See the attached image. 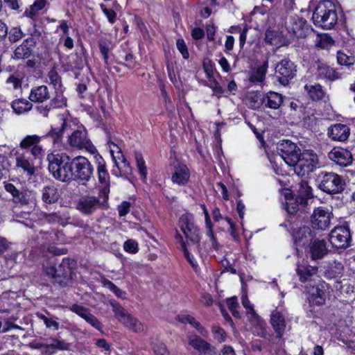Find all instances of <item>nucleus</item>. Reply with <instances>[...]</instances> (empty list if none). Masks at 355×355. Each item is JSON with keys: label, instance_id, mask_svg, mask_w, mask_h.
<instances>
[{"label": "nucleus", "instance_id": "obj_1", "mask_svg": "<svg viewBox=\"0 0 355 355\" xmlns=\"http://www.w3.org/2000/svg\"><path fill=\"white\" fill-rule=\"evenodd\" d=\"M179 225L185 236L186 242L183 241V238L180 234H177L176 239L180 240L186 259L192 267L196 268L198 264L192 253L199 254L200 252L199 229L193 222V215L190 214H185L180 216Z\"/></svg>", "mask_w": 355, "mask_h": 355}, {"label": "nucleus", "instance_id": "obj_2", "mask_svg": "<svg viewBox=\"0 0 355 355\" xmlns=\"http://www.w3.org/2000/svg\"><path fill=\"white\" fill-rule=\"evenodd\" d=\"M49 171L56 180L69 182L73 180L71 159L65 153H51L47 155Z\"/></svg>", "mask_w": 355, "mask_h": 355}, {"label": "nucleus", "instance_id": "obj_3", "mask_svg": "<svg viewBox=\"0 0 355 355\" xmlns=\"http://www.w3.org/2000/svg\"><path fill=\"white\" fill-rule=\"evenodd\" d=\"M312 19L315 25L324 29L334 28L338 21L334 5L328 0L320 2L313 13Z\"/></svg>", "mask_w": 355, "mask_h": 355}, {"label": "nucleus", "instance_id": "obj_4", "mask_svg": "<svg viewBox=\"0 0 355 355\" xmlns=\"http://www.w3.org/2000/svg\"><path fill=\"white\" fill-rule=\"evenodd\" d=\"M50 97L48 87L46 85H40L32 88L28 98L31 101L40 103L39 105L35 107L37 112L44 117H47L51 110L60 106L57 103L56 98L51 99L46 105L42 104L44 101L49 100Z\"/></svg>", "mask_w": 355, "mask_h": 355}, {"label": "nucleus", "instance_id": "obj_5", "mask_svg": "<svg viewBox=\"0 0 355 355\" xmlns=\"http://www.w3.org/2000/svg\"><path fill=\"white\" fill-rule=\"evenodd\" d=\"M318 187L327 193H339L345 188L344 178L334 172L322 171L318 175Z\"/></svg>", "mask_w": 355, "mask_h": 355}, {"label": "nucleus", "instance_id": "obj_6", "mask_svg": "<svg viewBox=\"0 0 355 355\" xmlns=\"http://www.w3.org/2000/svg\"><path fill=\"white\" fill-rule=\"evenodd\" d=\"M66 144L71 148L85 150L90 154L97 153V149L92 144L87 130L84 127L79 128L69 135Z\"/></svg>", "mask_w": 355, "mask_h": 355}, {"label": "nucleus", "instance_id": "obj_7", "mask_svg": "<svg viewBox=\"0 0 355 355\" xmlns=\"http://www.w3.org/2000/svg\"><path fill=\"white\" fill-rule=\"evenodd\" d=\"M110 305L115 316L125 327L135 333L144 331V327L143 324L137 318L129 313L118 302L116 301H111Z\"/></svg>", "mask_w": 355, "mask_h": 355}, {"label": "nucleus", "instance_id": "obj_8", "mask_svg": "<svg viewBox=\"0 0 355 355\" xmlns=\"http://www.w3.org/2000/svg\"><path fill=\"white\" fill-rule=\"evenodd\" d=\"M318 164V157L313 151L306 150L302 153L293 165L294 171L298 176L308 175L313 172Z\"/></svg>", "mask_w": 355, "mask_h": 355}, {"label": "nucleus", "instance_id": "obj_9", "mask_svg": "<svg viewBox=\"0 0 355 355\" xmlns=\"http://www.w3.org/2000/svg\"><path fill=\"white\" fill-rule=\"evenodd\" d=\"M73 180L87 182L92 176L94 168L89 161L83 156L71 159Z\"/></svg>", "mask_w": 355, "mask_h": 355}, {"label": "nucleus", "instance_id": "obj_10", "mask_svg": "<svg viewBox=\"0 0 355 355\" xmlns=\"http://www.w3.org/2000/svg\"><path fill=\"white\" fill-rule=\"evenodd\" d=\"M277 154L291 166H293L301 153L297 146L290 140H283L277 144Z\"/></svg>", "mask_w": 355, "mask_h": 355}, {"label": "nucleus", "instance_id": "obj_11", "mask_svg": "<svg viewBox=\"0 0 355 355\" xmlns=\"http://www.w3.org/2000/svg\"><path fill=\"white\" fill-rule=\"evenodd\" d=\"M352 237L348 227L338 226L334 227L329 236V241L332 248L339 250L346 249L350 245Z\"/></svg>", "mask_w": 355, "mask_h": 355}, {"label": "nucleus", "instance_id": "obj_12", "mask_svg": "<svg viewBox=\"0 0 355 355\" xmlns=\"http://www.w3.org/2000/svg\"><path fill=\"white\" fill-rule=\"evenodd\" d=\"M296 66L288 59H283L275 67V76L282 85H287L296 75Z\"/></svg>", "mask_w": 355, "mask_h": 355}, {"label": "nucleus", "instance_id": "obj_13", "mask_svg": "<svg viewBox=\"0 0 355 355\" xmlns=\"http://www.w3.org/2000/svg\"><path fill=\"white\" fill-rule=\"evenodd\" d=\"M332 213L322 207L314 209L311 216V226L314 229L325 230L328 229L331 224Z\"/></svg>", "mask_w": 355, "mask_h": 355}, {"label": "nucleus", "instance_id": "obj_14", "mask_svg": "<svg viewBox=\"0 0 355 355\" xmlns=\"http://www.w3.org/2000/svg\"><path fill=\"white\" fill-rule=\"evenodd\" d=\"M15 156V167L17 170H21L26 173L28 176L31 177L35 175L36 167L35 162L30 156L28 150H24L22 153L17 152Z\"/></svg>", "mask_w": 355, "mask_h": 355}, {"label": "nucleus", "instance_id": "obj_15", "mask_svg": "<svg viewBox=\"0 0 355 355\" xmlns=\"http://www.w3.org/2000/svg\"><path fill=\"white\" fill-rule=\"evenodd\" d=\"M305 24L306 20L297 15H290L286 18V28L292 36L296 37H305L307 30Z\"/></svg>", "mask_w": 355, "mask_h": 355}, {"label": "nucleus", "instance_id": "obj_16", "mask_svg": "<svg viewBox=\"0 0 355 355\" xmlns=\"http://www.w3.org/2000/svg\"><path fill=\"white\" fill-rule=\"evenodd\" d=\"M4 188L6 191L10 193L13 202L20 205H28L33 198V193L27 189L19 190L12 183H5Z\"/></svg>", "mask_w": 355, "mask_h": 355}, {"label": "nucleus", "instance_id": "obj_17", "mask_svg": "<svg viewBox=\"0 0 355 355\" xmlns=\"http://www.w3.org/2000/svg\"><path fill=\"white\" fill-rule=\"evenodd\" d=\"M71 310L85 320L88 324L96 329L102 331V324L98 319L93 315L89 309L75 304L71 307Z\"/></svg>", "mask_w": 355, "mask_h": 355}, {"label": "nucleus", "instance_id": "obj_18", "mask_svg": "<svg viewBox=\"0 0 355 355\" xmlns=\"http://www.w3.org/2000/svg\"><path fill=\"white\" fill-rule=\"evenodd\" d=\"M328 157L340 166H347L352 163L350 151L343 148H334L328 154Z\"/></svg>", "mask_w": 355, "mask_h": 355}, {"label": "nucleus", "instance_id": "obj_19", "mask_svg": "<svg viewBox=\"0 0 355 355\" xmlns=\"http://www.w3.org/2000/svg\"><path fill=\"white\" fill-rule=\"evenodd\" d=\"M327 135L333 141L343 142L349 138L350 128L345 124L335 123L328 128Z\"/></svg>", "mask_w": 355, "mask_h": 355}, {"label": "nucleus", "instance_id": "obj_20", "mask_svg": "<svg viewBox=\"0 0 355 355\" xmlns=\"http://www.w3.org/2000/svg\"><path fill=\"white\" fill-rule=\"evenodd\" d=\"M100 207V201L96 197L86 196L79 200L76 207L81 213L90 215Z\"/></svg>", "mask_w": 355, "mask_h": 355}, {"label": "nucleus", "instance_id": "obj_21", "mask_svg": "<svg viewBox=\"0 0 355 355\" xmlns=\"http://www.w3.org/2000/svg\"><path fill=\"white\" fill-rule=\"evenodd\" d=\"M326 286L327 285L324 282H321L312 286L309 290V301L315 305H322L324 304Z\"/></svg>", "mask_w": 355, "mask_h": 355}, {"label": "nucleus", "instance_id": "obj_22", "mask_svg": "<svg viewBox=\"0 0 355 355\" xmlns=\"http://www.w3.org/2000/svg\"><path fill=\"white\" fill-rule=\"evenodd\" d=\"M71 262L69 259L64 258L56 268L57 282L62 286L66 285L70 279Z\"/></svg>", "mask_w": 355, "mask_h": 355}, {"label": "nucleus", "instance_id": "obj_23", "mask_svg": "<svg viewBox=\"0 0 355 355\" xmlns=\"http://www.w3.org/2000/svg\"><path fill=\"white\" fill-rule=\"evenodd\" d=\"M171 180L173 183L178 185H184L189 180L190 172L187 166L184 164L178 163L174 166Z\"/></svg>", "mask_w": 355, "mask_h": 355}, {"label": "nucleus", "instance_id": "obj_24", "mask_svg": "<svg viewBox=\"0 0 355 355\" xmlns=\"http://www.w3.org/2000/svg\"><path fill=\"white\" fill-rule=\"evenodd\" d=\"M270 324L276 333L277 338H282L285 331L286 322L284 316L277 309L274 310L270 315Z\"/></svg>", "mask_w": 355, "mask_h": 355}, {"label": "nucleus", "instance_id": "obj_25", "mask_svg": "<svg viewBox=\"0 0 355 355\" xmlns=\"http://www.w3.org/2000/svg\"><path fill=\"white\" fill-rule=\"evenodd\" d=\"M313 235L311 229L307 226L300 227L294 234V240L297 245L305 247L312 241Z\"/></svg>", "mask_w": 355, "mask_h": 355}, {"label": "nucleus", "instance_id": "obj_26", "mask_svg": "<svg viewBox=\"0 0 355 355\" xmlns=\"http://www.w3.org/2000/svg\"><path fill=\"white\" fill-rule=\"evenodd\" d=\"M97 172L99 183L102 184L101 191L104 195H107L110 192L109 180L110 176L105 168V163L101 157L98 159Z\"/></svg>", "mask_w": 355, "mask_h": 355}, {"label": "nucleus", "instance_id": "obj_27", "mask_svg": "<svg viewBox=\"0 0 355 355\" xmlns=\"http://www.w3.org/2000/svg\"><path fill=\"white\" fill-rule=\"evenodd\" d=\"M284 101V96L277 92H269L262 98V103L267 107L277 110Z\"/></svg>", "mask_w": 355, "mask_h": 355}, {"label": "nucleus", "instance_id": "obj_28", "mask_svg": "<svg viewBox=\"0 0 355 355\" xmlns=\"http://www.w3.org/2000/svg\"><path fill=\"white\" fill-rule=\"evenodd\" d=\"M312 196L311 187L309 186L307 182L301 180L297 186L296 201L300 200V204L306 205L308 199Z\"/></svg>", "mask_w": 355, "mask_h": 355}, {"label": "nucleus", "instance_id": "obj_29", "mask_svg": "<svg viewBox=\"0 0 355 355\" xmlns=\"http://www.w3.org/2000/svg\"><path fill=\"white\" fill-rule=\"evenodd\" d=\"M66 125V121L63 119L60 128H51L47 133L46 136L51 139L54 148L61 150L62 146V141Z\"/></svg>", "mask_w": 355, "mask_h": 355}, {"label": "nucleus", "instance_id": "obj_30", "mask_svg": "<svg viewBox=\"0 0 355 355\" xmlns=\"http://www.w3.org/2000/svg\"><path fill=\"white\" fill-rule=\"evenodd\" d=\"M315 74L320 78H326L330 80H334L338 78L337 73L333 68L320 61L316 62Z\"/></svg>", "mask_w": 355, "mask_h": 355}, {"label": "nucleus", "instance_id": "obj_31", "mask_svg": "<svg viewBox=\"0 0 355 355\" xmlns=\"http://www.w3.org/2000/svg\"><path fill=\"white\" fill-rule=\"evenodd\" d=\"M328 250L324 240H315L311 246V258L314 260L322 259L327 254Z\"/></svg>", "mask_w": 355, "mask_h": 355}, {"label": "nucleus", "instance_id": "obj_32", "mask_svg": "<svg viewBox=\"0 0 355 355\" xmlns=\"http://www.w3.org/2000/svg\"><path fill=\"white\" fill-rule=\"evenodd\" d=\"M301 282L311 280L317 273V268L311 266L299 265L296 269Z\"/></svg>", "mask_w": 355, "mask_h": 355}, {"label": "nucleus", "instance_id": "obj_33", "mask_svg": "<svg viewBox=\"0 0 355 355\" xmlns=\"http://www.w3.org/2000/svg\"><path fill=\"white\" fill-rule=\"evenodd\" d=\"M59 197L58 189L54 186H46L42 189V198L43 202L46 204H53L57 202Z\"/></svg>", "mask_w": 355, "mask_h": 355}, {"label": "nucleus", "instance_id": "obj_34", "mask_svg": "<svg viewBox=\"0 0 355 355\" xmlns=\"http://www.w3.org/2000/svg\"><path fill=\"white\" fill-rule=\"evenodd\" d=\"M33 105L26 99L15 100L12 103V108L17 114H21L30 111Z\"/></svg>", "mask_w": 355, "mask_h": 355}, {"label": "nucleus", "instance_id": "obj_35", "mask_svg": "<svg viewBox=\"0 0 355 355\" xmlns=\"http://www.w3.org/2000/svg\"><path fill=\"white\" fill-rule=\"evenodd\" d=\"M304 89L308 92L310 98L313 101L320 100L324 96V92L319 84L306 85Z\"/></svg>", "mask_w": 355, "mask_h": 355}, {"label": "nucleus", "instance_id": "obj_36", "mask_svg": "<svg viewBox=\"0 0 355 355\" xmlns=\"http://www.w3.org/2000/svg\"><path fill=\"white\" fill-rule=\"evenodd\" d=\"M40 141L41 137L38 135H27L21 141L19 146L21 148L24 149L25 150H28V148L35 146L36 144H38Z\"/></svg>", "mask_w": 355, "mask_h": 355}, {"label": "nucleus", "instance_id": "obj_37", "mask_svg": "<svg viewBox=\"0 0 355 355\" xmlns=\"http://www.w3.org/2000/svg\"><path fill=\"white\" fill-rule=\"evenodd\" d=\"M189 343L194 349H197L199 352V354L203 352L209 345V343L197 336H189Z\"/></svg>", "mask_w": 355, "mask_h": 355}, {"label": "nucleus", "instance_id": "obj_38", "mask_svg": "<svg viewBox=\"0 0 355 355\" xmlns=\"http://www.w3.org/2000/svg\"><path fill=\"white\" fill-rule=\"evenodd\" d=\"M46 3V0H35L34 3L30 6V8L26 10V15L28 17H33L44 8Z\"/></svg>", "mask_w": 355, "mask_h": 355}, {"label": "nucleus", "instance_id": "obj_39", "mask_svg": "<svg viewBox=\"0 0 355 355\" xmlns=\"http://www.w3.org/2000/svg\"><path fill=\"white\" fill-rule=\"evenodd\" d=\"M267 63L259 67L250 76V80L252 83H259L263 80L267 71Z\"/></svg>", "mask_w": 355, "mask_h": 355}, {"label": "nucleus", "instance_id": "obj_40", "mask_svg": "<svg viewBox=\"0 0 355 355\" xmlns=\"http://www.w3.org/2000/svg\"><path fill=\"white\" fill-rule=\"evenodd\" d=\"M315 45L321 49H327L333 44V40L327 34L318 35Z\"/></svg>", "mask_w": 355, "mask_h": 355}, {"label": "nucleus", "instance_id": "obj_41", "mask_svg": "<svg viewBox=\"0 0 355 355\" xmlns=\"http://www.w3.org/2000/svg\"><path fill=\"white\" fill-rule=\"evenodd\" d=\"M180 321L182 323L187 324L189 323L195 327L201 334H204V328L200 325V324L191 315H185L179 318Z\"/></svg>", "mask_w": 355, "mask_h": 355}, {"label": "nucleus", "instance_id": "obj_42", "mask_svg": "<svg viewBox=\"0 0 355 355\" xmlns=\"http://www.w3.org/2000/svg\"><path fill=\"white\" fill-rule=\"evenodd\" d=\"M135 160L137 166L139 169V172L144 180L146 179L147 176V168L145 165V161L142 155L140 153L136 152L135 153Z\"/></svg>", "mask_w": 355, "mask_h": 355}, {"label": "nucleus", "instance_id": "obj_43", "mask_svg": "<svg viewBox=\"0 0 355 355\" xmlns=\"http://www.w3.org/2000/svg\"><path fill=\"white\" fill-rule=\"evenodd\" d=\"M31 55V50L26 44L19 45L15 51V58L18 60L28 58Z\"/></svg>", "mask_w": 355, "mask_h": 355}, {"label": "nucleus", "instance_id": "obj_44", "mask_svg": "<svg viewBox=\"0 0 355 355\" xmlns=\"http://www.w3.org/2000/svg\"><path fill=\"white\" fill-rule=\"evenodd\" d=\"M50 340H52V343L50 344H47L45 345L46 348L54 347L55 350H68L70 347V344L64 342V340H60L56 338H51Z\"/></svg>", "mask_w": 355, "mask_h": 355}, {"label": "nucleus", "instance_id": "obj_45", "mask_svg": "<svg viewBox=\"0 0 355 355\" xmlns=\"http://www.w3.org/2000/svg\"><path fill=\"white\" fill-rule=\"evenodd\" d=\"M252 331L254 334L260 337H265L266 336V323L263 320L259 321L257 323L252 324Z\"/></svg>", "mask_w": 355, "mask_h": 355}, {"label": "nucleus", "instance_id": "obj_46", "mask_svg": "<svg viewBox=\"0 0 355 355\" xmlns=\"http://www.w3.org/2000/svg\"><path fill=\"white\" fill-rule=\"evenodd\" d=\"M227 304L232 315L237 318H240V313L237 311V308L239 306V304L237 302V298L236 297L228 298L227 300Z\"/></svg>", "mask_w": 355, "mask_h": 355}, {"label": "nucleus", "instance_id": "obj_47", "mask_svg": "<svg viewBox=\"0 0 355 355\" xmlns=\"http://www.w3.org/2000/svg\"><path fill=\"white\" fill-rule=\"evenodd\" d=\"M305 205L300 204V200L296 201V197L294 198H291L286 202V211L288 213L293 214L297 212L300 207H303Z\"/></svg>", "mask_w": 355, "mask_h": 355}, {"label": "nucleus", "instance_id": "obj_48", "mask_svg": "<svg viewBox=\"0 0 355 355\" xmlns=\"http://www.w3.org/2000/svg\"><path fill=\"white\" fill-rule=\"evenodd\" d=\"M153 350L156 355H168L169 352L166 345L162 342H155L153 343Z\"/></svg>", "mask_w": 355, "mask_h": 355}, {"label": "nucleus", "instance_id": "obj_49", "mask_svg": "<svg viewBox=\"0 0 355 355\" xmlns=\"http://www.w3.org/2000/svg\"><path fill=\"white\" fill-rule=\"evenodd\" d=\"M100 7L104 15L107 18L109 22L111 24H114L116 21V12L112 9L106 8L105 6L103 3L100 4Z\"/></svg>", "mask_w": 355, "mask_h": 355}, {"label": "nucleus", "instance_id": "obj_50", "mask_svg": "<svg viewBox=\"0 0 355 355\" xmlns=\"http://www.w3.org/2000/svg\"><path fill=\"white\" fill-rule=\"evenodd\" d=\"M30 156L32 157L33 161L35 162L36 159H40L43 156L44 150L42 146H40L39 144L33 146L30 150Z\"/></svg>", "mask_w": 355, "mask_h": 355}, {"label": "nucleus", "instance_id": "obj_51", "mask_svg": "<svg viewBox=\"0 0 355 355\" xmlns=\"http://www.w3.org/2000/svg\"><path fill=\"white\" fill-rule=\"evenodd\" d=\"M208 86L212 89L214 95L220 96L224 93V89L214 78L209 80Z\"/></svg>", "mask_w": 355, "mask_h": 355}, {"label": "nucleus", "instance_id": "obj_52", "mask_svg": "<svg viewBox=\"0 0 355 355\" xmlns=\"http://www.w3.org/2000/svg\"><path fill=\"white\" fill-rule=\"evenodd\" d=\"M337 60L340 65H351L354 63V58L347 55L346 54L338 52Z\"/></svg>", "mask_w": 355, "mask_h": 355}, {"label": "nucleus", "instance_id": "obj_53", "mask_svg": "<svg viewBox=\"0 0 355 355\" xmlns=\"http://www.w3.org/2000/svg\"><path fill=\"white\" fill-rule=\"evenodd\" d=\"M120 168H117L119 171V173L118 174L115 169L113 170V173L116 175H121V173L124 174H128L131 172L132 169L129 162L126 160L125 158H123V161L119 163Z\"/></svg>", "mask_w": 355, "mask_h": 355}, {"label": "nucleus", "instance_id": "obj_54", "mask_svg": "<svg viewBox=\"0 0 355 355\" xmlns=\"http://www.w3.org/2000/svg\"><path fill=\"white\" fill-rule=\"evenodd\" d=\"M23 36V33L20 28L14 27L12 28L9 33V40L12 42H16L21 40Z\"/></svg>", "mask_w": 355, "mask_h": 355}, {"label": "nucleus", "instance_id": "obj_55", "mask_svg": "<svg viewBox=\"0 0 355 355\" xmlns=\"http://www.w3.org/2000/svg\"><path fill=\"white\" fill-rule=\"evenodd\" d=\"M123 248L125 251L130 253H136L139 250L137 243L132 239L126 241L123 244Z\"/></svg>", "mask_w": 355, "mask_h": 355}, {"label": "nucleus", "instance_id": "obj_56", "mask_svg": "<svg viewBox=\"0 0 355 355\" xmlns=\"http://www.w3.org/2000/svg\"><path fill=\"white\" fill-rule=\"evenodd\" d=\"M177 49L179 50L182 57L187 59L189 57V53L184 41L182 39H178L176 42Z\"/></svg>", "mask_w": 355, "mask_h": 355}, {"label": "nucleus", "instance_id": "obj_57", "mask_svg": "<svg viewBox=\"0 0 355 355\" xmlns=\"http://www.w3.org/2000/svg\"><path fill=\"white\" fill-rule=\"evenodd\" d=\"M343 268L344 266L340 262L334 261L331 266V273L330 275L333 277L341 275L343 271Z\"/></svg>", "mask_w": 355, "mask_h": 355}, {"label": "nucleus", "instance_id": "obj_58", "mask_svg": "<svg viewBox=\"0 0 355 355\" xmlns=\"http://www.w3.org/2000/svg\"><path fill=\"white\" fill-rule=\"evenodd\" d=\"M212 331L214 334V338L216 340H217L220 343L225 341V332L222 328L219 327H214L212 329Z\"/></svg>", "mask_w": 355, "mask_h": 355}, {"label": "nucleus", "instance_id": "obj_59", "mask_svg": "<svg viewBox=\"0 0 355 355\" xmlns=\"http://www.w3.org/2000/svg\"><path fill=\"white\" fill-rule=\"evenodd\" d=\"M216 31V26L212 23L210 22L206 25V33L207 37L209 41L215 40V33Z\"/></svg>", "mask_w": 355, "mask_h": 355}, {"label": "nucleus", "instance_id": "obj_60", "mask_svg": "<svg viewBox=\"0 0 355 355\" xmlns=\"http://www.w3.org/2000/svg\"><path fill=\"white\" fill-rule=\"evenodd\" d=\"M246 315L250 324L258 322L261 320V318L257 314L254 308L246 311Z\"/></svg>", "mask_w": 355, "mask_h": 355}, {"label": "nucleus", "instance_id": "obj_61", "mask_svg": "<svg viewBox=\"0 0 355 355\" xmlns=\"http://www.w3.org/2000/svg\"><path fill=\"white\" fill-rule=\"evenodd\" d=\"M130 209V203L127 201H123L121 205L118 206V211L119 216H125Z\"/></svg>", "mask_w": 355, "mask_h": 355}, {"label": "nucleus", "instance_id": "obj_62", "mask_svg": "<svg viewBox=\"0 0 355 355\" xmlns=\"http://www.w3.org/2000/svg\"><path fill=\"white\" fill-rule=\"evenodd\" d=\"M48 77L51 81V83L54 86L58 85L60 81V77L55 69H51L49 71Z\"/></svg>", "mask_w": 355, "mask_h": 355}, {"label": "nucleus", "instance_id": "obj_63", "mask_svg": "<svg viewBox=\"0 0 355 355\" xmlns=\"http://www.w3.org/2000/svg\"><path fill=\"white\" fill-rule=\"evenodd\" d=\"M98 47L101 54L109 53L110 51V43L105 40H101L98 42Z\"/></svg>", "mask_w": 355, "mask_h": 355}, {"label": "nucleus", "instance_id": "obj_64", "mask_svg": "<svg viewBox=\"0 0 355 355\" xmlns=\"http://www.w3.org/2000/svg\"><path fill=\"white\" fill-rule=\"evenodd\" d=\"M191 36L194 40H201L205 36V31L200 28H194L191 31Z\"/></svg>", "mask_w": 355, "mask_h": 355}]
</instances>
